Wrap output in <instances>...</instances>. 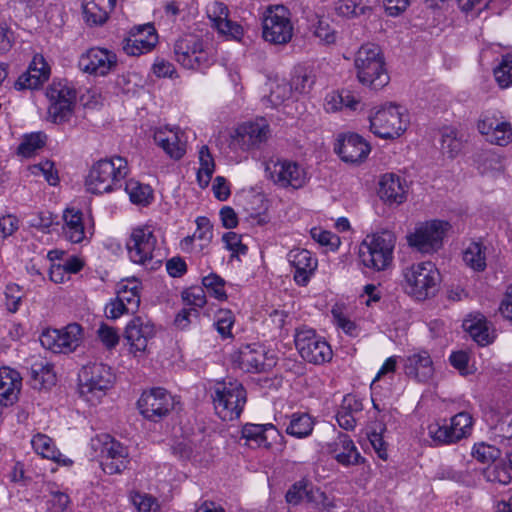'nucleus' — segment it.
Listing matches in <instances>:
<instances>
[{
	"instance_id": "nucleus-6",
	"label": "nucleus",
	"mask_w": 512,
	"mask_h": 512,
	"mask_svg": "<svg viewBox=\"0 0 512 512\" xmlns=\"http://www.w3.org/2000/svg\"><path fill=\"white\" fill-rule=\"evenodd\" d=\"M176 61L187 69H203L213 63L202 39L195 34H184L174 44Z\"/></svg>"
},
{
	"instance_id": "nucleus-33",
	"label": "nucleus",
	"mask_w": 512,
	"mask_h": 512,
	"mask_svg": "<svg viewBox=\"0 0 512 512\" xmlns=\"http://www.w3.org/2000/svg\"><path fill=\"white\" fill-rule=\"evenodd\" d=\"M117 0H85L83 4V16L89 26L103 25L114 9Z\"/></svg>"
},
{
	"instance_id": "nucleus-26",
	"label": "nucleus",
	"mask_w": 512,
	"mask_h": 512,
	"mask_svg": "<svg viewBox=\"0 0 512 512\" xmlns=\"http://www.w3.org/2000/svg\"><path fill=\"white\" fill-rule=\"evenodd\" d=\"M183 133L178 127H161L154 132V141L174 160L181 159L186 153V142L181 139Z\"/></svg>"
},
{
	"instance_id": "nucleus-13",
	"label": "nucleus",
	"mask_w": 512,
	"mask_h": 512,
	"mask_svg": "<svg viewBox=\"0 0 512 512\" xmlns=\"http://www.w3.org/2000/svg\"><path fill=\"white\" fill-rule=\"evenodd\" d=\"M286 501L291 505H298L305 501L317 512H333L335 503L320 488L313 486L306 481L294 483L285 495Z\"/></svg>"
},
{
	"instance_id": "nucleus-57",
	"label": "nucleus",
	"mask_w": 512,
	"mask_h": 512,
	"mask_svg": "<svg viewBox=\"0 0 512 512\" xmlns=\"http://www.w3.org/2000/svg\"><path fill=\"white\" fill-rule=\"evenodd\" d=\"M182 300L190 308H201L206 304V295L201 287H191L182 292Z\"/></svg>"
},
{
	"instance_id": "nucleus-35",
	"label": "nucleus",
	"mask_w": 512,
	"mask_h": 512,
	"mask_svg": "<svg viewBox=\"0 0 512 512\" xmlns=\"http://www.w3.org/2000/svg\"><path fill=\"white\" fill-rule=\"evenodd\" d=\"M379 197L389 204H401L406 196L401 179L395 174H385L379 183Z\"/></svg>"
},
{
	"instance_id": "nucleus-56",
	"label": "nucleus",
	"mask_w": 512,
	"mask_h": 512,
	"mask_svg": "<svg viewBox=\"0 0 512 512\" xmlns=\"http://www.w3.org/2000/svg\"><path fill=\"white\" fill-rule=\"evenodd\" d=\"M226 249L232 252L231 257H239L245 255L248 247L242 243V236L235 232H227L222 237Z\"/></svg>"
},
{
	"instance_id": "nucleus-59",
	"label": "nucleus",
	"mask_w": 512,
	"mask_h": 512,
	"mask_svg": "<svg viewBox=\"0 0 512 512\" xmlns=\"http://www.w3.org/2000/svg\"><path fill=\"white\" fill-rule=\"evenodd\" d=\"M197 230L193 234L196 240H200L203 244L200 245V249L208 245L213 237L212 225L207 217H198L196 219Z\"/></svg>"
},
{
	"instance_id": "nucleus-18",
	"label": "nucleus",
	"mask_w": 512,
	"mask_h": 512,
	"mask_svg": "<svg viewBox=\"0 0 512 512\" xmlns=\"http://www.w3.org/2000/svg\"><path fill=\"white\" fill-rule=\"evenodd\" d=\"M82 328L77 323L69 324L63 330H51L42 333L41 344L54 353H70L81 341Z\"/></svg>"
},
{
	"instance_id": "nucleus-9",
	"label": "nucleus",
	"mask_w": 512,
	"mask_h": 512,
	"mask_svg": "<svg viewBox=\"0 0 512 512\" xmlns=\"http://www.w3.org/2000/svg\"><path fill=\"white\" fill-rule=\"evenodd\" d=\"M92 447L100 452V463L106 474L121 473L126 469L129 463L128 450L110 435L102 434L92 439Z\"/></svg>"
},
{
	"instance_id": "nucleus-63",
	"label": "nucleus",
	"mask_w": 512,
	"mask_h": 512,
	"mask_svg": "<svg viewBox=\"0 0 512 512\" xmlns=\"http://www.w3.org/2000/svg\"><path fill=\"white\" fill-rule=\"evenodd\" d=\"M132 502L139 512H152L158 509L156 499L147 494L136 493Z\"/></svg>"
},
{
	"instance_id": "nucleus-12",
	"label": "nucleus",
	"mask_w": 512,
	"mask_h": 512,
	"mask_svg": "<svg viewBox=\"0 0 512 512\" xmlns=\"http://www.w3.org/2000/svg\"><path fill=\"white\" fill-rule=\"evenodd\" d=\"M450 225L448 222L432 220L420 224L407 236L408 244L420 253L430 254L438 251Z\"/></svg>"
},
{
	"instance_id": "nucleus-50",
	"label": "nucleus",
	"mask_w": 512,
	"mask_h": 512,
	"mask_svg": "<svg viewBox=\"0 0 512 512\" xmlns=\"http://www.w3.org/2000/svg\"><path fill=\"white\" fill-rule=\"evenodd\" d=\"M233 324L234 316L230 310L221 309L216 313L214 326L222 338L232 337Z\"/></svg>"
},
{
	"instance_id": "nucleus-38",
	"label": "nucleus",
	"mask_w": 512,
	"mask_h": 512,
	"mask_svg": "<svg viewBox=\"0 0 512 512\" xmlns=\"http://www.w3.org/2000/svg\"><path fill=\"white\" fill-rule=\"evenodd\" d=\"M200 167L197 171V181L201 187H207L215 170L214 159L208 146L204 145L199 151Z\"/></svg>"
},
{
	"instance_id": "nucleus-2",
	"label": "nucleus",
	"mask_w": 512,
	"mask_h": 512,
	"mask_svg": "<svg viewBox=\"0 0 512 512\" xmlns=\"http://www.w3.org/2000/svg\"><path fill=\"white\" fill-rule=\"evenodd\" d=\"M354 67L358 81L371 89H381L390 81L381 49L375 44H365L358 49Z\"/></svg>"
},
{
	"instance_id": "nucleus-3",
	"label": "nucleus",
	"mask_w": 512,
	"mask_h": 512,
	"mask_svg": "<svg viewBox=\"0 0 512 512\" xmlns=\"http://www.w3.org/2000/svg\"><path fill=\"white\" fill-rule=\"evenodd\" d=\"M395 242V235L389 231L368 235L360 245L361 262L377 271L386 269L392 262Z\"/></svg>"
},
{
	"instance_id": "nucleus-34",
	"label": "nucleus",
	"mask_w": 512,
	"mask_h": 512,
	"mask_svg": "<svg viewBox=\"0 0 512 512\" xmlns=\"http://www.w3.org/2000/svg\"><path fill=\"white\" fill-rule=\"evenodd\" d=\"M464 330L480 346H486L493 342L495 335L490 324L483 315L469 316L463 321Z\"/></svg>"
},
{
	"instance_id": "nucleus-61",
	"label": "nucleus",
	"mask_w": 512,
	"mask_h": 512,
	"mask_svg": "<svg viewBox=\"0 0 512 512\" xmlns=\"http://www.w3.org/2000/svg\"><path fill=\"white\" fill-rule=\"evenodd\" d=\"M32 172L34 174H38V172H41L43 174V176L45 177L46 181L50 185L55 186L59 182L58 173L54 169V163L49 160H46L37 165H34L32 167Z\"/></svg>"
},
{
	"instance_id": "nucleus-40",
	"label": "nucleus",
	"mask_w": 512,
	"mask_h": 512,
	"mask_svg": "<svg viewBox=\"0 0 512 512\" xmlns=\"http://www.w3.org/2000/svg\"><path fill=\"white\" fill-rule=\"evenodd\" d=\"M125 191L129 195L131 202L134 204L148 205L153 199L150 186L133 179L125 182Z\"/></svg>"
},
{
	"instance_id": "nucleus-54",
	"label": "nucleus",
	"mask_w": 512,
	"mask_h": 512,
	"mask_svg": "<svg viewBox=\"0 0 512 512\" xmlns=\"http://www.w3.org/2000/svg\"><path fill=\"white\" fill-rule=\"evenodd\" d=\"M385 430L386 427L382 423H378L375 424V427H373L370 433L368 434L370 443L373 446L375 452L377 453L379 458L383 460L387 459L386 444L382 437V434Z\"/></svg>"
},
{
	"instance_id": "nucleus-45",
	"label": "nucleus",
	"mask_w": 512,
	"mask_h": 512,
	"mask_svg": "<svg viewBox=\"0 0 512 512\" xmlns=\"http://www.w3.org/2000/svg\"><path fill=\"white\" fill-rule=\"evenodd\" d=\"M46 135L42 132L32 133L25 136L18 147V153L24 157H30L36 150L45 145Z\"/></svg>"
},
{
	"instance_id": "nucleus-28",
	"label": "nucleus",
	"mask_w": 512,
	"mask_h": 512,
	"mask_svg": "<svg viewBox=\"0 0 512 512\" xmlns=\"http://www.w3.org/2000/svg\"><path fill=\"white\" fill-rule=\"evenodd\" d=\"M50 76V67L44 57L36 54L26 72L21 74L14 86L17 90L36 89L41 86Z\"/></svg>"
},
{
	"instance_id": "nucleus-47",
	"label": "nucleus",
	"mask_w": 512,
	"mask_h": 512,
	"mask_svg": "<svg viewBox=\"0 0 512 512\" xmlns=\"http://www.w3.org/2000/svg\"><path fill=\"white\" fill-rule=\"evenodd\" d=\"M454 438L458 440L465 437L471 430L472 417L466 412H460L450 419Z\"/></svg>"
},
{
	"instance_id": "nucleus-7",
	"label": "nucleus",
	"mask_w": 512,
	"mask_h": 512,
	"mask_svg": "<svg viewBox=\"0 0 512 512\" xmlns=\"http://www.w3.org/2000/svg\"><path fill=\"white\" fill-rule=\"evenodd\" d=\"M371 131L380 138L395 139L407 129L408 120L400 107L389 104L379 108L369 117Z\"/></svg>"
},
{
	"instance_id": "nucleus-60",
	"label": "nucleus",
	"mask_w": 512,
	"mask_h": 512,
	"mask_svg": "<svg viewBox=\"0 0 512 512\" xmlns=\"http://www.w3.org/2000/svg\"><path fill=\"white\" fill-rule=\"evenodd\" d=\"M493 433L501 440L512 441V415H506L492 426Z\"/></svg>"
},
{
	"instance_id": "nucleus-36",
	"label": "nucleus",
	"mask_w": 512,
	"mask_h": 512,
	"mask_svg": "<svg viewBox=\"0 0 512 512\" xmlns=\"http://www.w3.org/2000/svg\"><path fill=\"white\" fill-rule=\"evenodd\" d=\"M63 227L66 238L72 243H80L85 237L82 213L75 209H66L63 215Z\"/></svg>"
},
{
	"instance_id": "nucleus-37",
	"label": "nucleus",
	"mask_w": 512,
	"mask_h": 512,
	"mask_svg": "<svg viewBox=\"0 0 512 512\" xmlns=\"http://www.w3.org/2000/svg\"><path fill=\"white\" fill-rule=\"evenodd\" d=\"M313 426L314 422L307 413H293L286 427V433L296 438H304L312 433Z\"/></svg>"
},
{
	"instance_id": "nucleus-29",
	"label": "nucleus",
	"mask_w": 512,
	"mask_h": 512,
	"mask_svg": "<svg viewBox=\"0 0 512 512\" xmlns=\"http://www.w3.org/2000/svg\"><path fill=\"white\" fill-rule=\"evenodd\" d=\"M244 438L251 447H264L270 449L280 437L279 431L273 424L247 423L241 430Z\"/></svg>"
},
{
	"instance_id": "nucleus-46",
	"label": "nucleus",
	"mask_w": 512,
	"mask_h": 512,
	"mask_svg": "<svg viewBox=\"0 0 512 512\" xmlns=\"http://www.w3.org/2000/svg\"><path fill=\"white\" fill-rule=\"evenodd\" d=\"M428 432L431 438L438 443L449 444L458 441L457 438H454L450 423L448 424L446 421L443 424L433 423L429 425Z\"/></svg>"
},
{
	"instance_id": "nucleus-24",
	"label": "nucleus",
	"mask_w": 512,
	"mask_h": 512,
	"mask_svg": "<svg viewBox=\"0 0 512 512\" xmlns=\"http://www.w3.org/2000/svg\"><path fill=\"white\" fill-rule=\"evenodd\" d=\"M268 125L264 122H248L240 125L232 137V144L242 150H250L267 140Z\"/></svg>"
},
{
	"instance_id": "nucleus-1",
	"label": "nucleus",
	"mask_w": 512,
	"mask_h": 512,
	"mask_svg": "<svg viewBox=\"0 0 512 512\" xmlns=\"http://www.w3.org/2000/svg\"><path fill=\"white\" fill-rule=\"evenodd\" d=\"M128 172V163L123 157L101 159L91 167L85 182L86 188L93 194L114 191L122 186Z\"/></svg>"
},
{
	"instance_id": "nucleus-31",
	"label": "nucleus",
	"mask_w": 512,
	"mask_h": 512,
	"mask_svg": "<svg viewBox=\"0 0 512 512\" xmlns=\"http://www.w3.org/2000/svg\"><path fill=\"white\" fill-rule=\"evenodd\" d=\"M22 386L20 374L9 367L0 368V406L13 405Z\"/></svg>"
},
{
	"instance_id": "nucleus-21",
	"label": "nucleus",
	"mask_w": 512,
	"mask_h": 512,
	"mask_svg": "<svg viewBox=\"0 0 512 512\" xmlns=\"http://www.w3.org/2000/svg\"><path fill=\"white\" fill-rule=\"evenodd\" d=\"M334 151L342 161L359 165L367 159L371 146L362 136L350 133L338 139Z\"/></svg>"
},
{
	"instance_id": "nucleus-5",
	"label": "nucleus",
	"mask_w": 512,
	"mask_h": 512,
	"mask_svg": "<svg viewBox=\"0 0 512 512\" xmlns=\"http://www.w3.org/2000/svg\"><path fill=\"white\" fill-rule=\"evenodd\" d=\"M213 403L216 414L223 421H232L240 416L244 408L246 391L237 381L219 383L214 391Z\"/></svg>"
},
{
	"instance_id": "nucleus-4",
	"label": "nucleus",
	"mask_w": 512,
	"mask_h": 512,
	"mask_svg": "<svg viewBox=\"0 0 512 512\" xmlns=\"http://www.w3.org/2000/svg\"><path fill=\"white\" fill-rule=\"evenodd\" d=\"M406 291L417 300L432 297L438 291L440 273L430 262L413 264L403 270Z\"/></svg>"
},
{
	"instance_id": "nucleus-58",
	"label": "nucleus",
	"mask_w": 512,
	"mask_h": 512,
	"mask_svg": "<svg viewBox=\"0 0 512 512\" xmlns=\"http://www.w3.org/2000/svg\"><path fill=\"white\" fill-rule=\"evenodd\" d=\"M314 84V77L304 69L295 72L291 79V89L299 93H307Z\"/></svg>"
},
{
	"instance_id": "nucleus-30",
	"label": "nucleus",
	"mask_w": 512,
	"mask_h": 512,
	"mask_svg": "<svg viewBox=\"0 0 512 512\" xmlns=\"http://www.w3.org/2000/svg\"><path fill=\"white\" fill-rule=\"evenodd\" d=\"M478 130L486 136L487 141L499 146H506L512 140V127L506 121L485 116L478 121Z\"/></svg>"
},
{
	"instance_id": "nucleus-44",
	"label": "nucleus",
	"mask_w": 512,
	"mask_h": 512,
	"mask_svg": "<svg viewBox=\"0 0 512 512\" xmlns=\"http://www.w3.org/2000/svg\"><path fill=\"white\" fill-rule=\"evenodd\" d=\"M226 7L220 4V14L227 16ZM216 27L219 32L231 36L235 40H240L243 36V28L240 24L233 22L226 17H218L216 20Z\"/></svg>"
},
{
	"instance_id": "nucleus-19",
	"label": "nucleus",
	"mask_w": 512,
	"mask_h": 512,
	"mask_svg": "<svg viewBox=\"0 0 512 512\" xmlns=\"http://www.w3.org/2000/svg\"><path fill=\"white\" fill-rule=\"evenodd\" d=\"M117 63L118 59L113 51L95 47L80 56L78 66L85 73L106 76L115 71Z\"/></svg>"
},
{
	"instance_id": "nucleus-14",
	"label": "nucleus",
	"mask_w": 512,
	"mask_h": 512,
	"mask_svg": "<svg viewBox=\"0 0 512 512\" xmlns=\"http://www.w3.org/2000/svg\"><path fill=\"white\" fill-rule=\"evenodd\" d=\"M266 172L270 179L282 188L300 189L309 180L308 173L302 165L286 159L268 163Z\"/></svg>"
},
{
	"instance_id": "nucleus-41",
	"label": "nucleus",
	"mask_w": 512,
	"mask_h": 512,
	"mask_svg": "<svg viewBox=\"0 0 512 512\" xmlns=\"http://www.w3.org/2000/svg\"><path fill=\"white\" fill-rule=\"evenodd\" d=\"M31 444L35 452L43 458L61 462L62 454L56 449L52 439L47 435H35L31 440Z\"/></svg>"
},
{
	"instance_id": "nucleus-15",
	"label": "nucleus",
	"mask_w": 512,
	"mask_h": 512,
	"mask_svg": "<svg viewBox=\"0 0 512 512\" xmlns=\"http://www.w3.org/2000/svg\"><path fill=\"white\" fill-rule=\"evenodd\" d=\"M137 404L146 419L158 422L173 410L174 398L166 389L156 387L143 392Z\"/></svg>"
},
{
	"instance_id": "nucleus-39",
	"label": "nucleus",
	"mask_w": 512,
	"mask_h": 512,
	"mask_svg": "<svg viewBox=\"0 0 512 512\" xmlns=\"http://www.w3.org/2000/svg\"><path fill=\"white\" fill-rule=\"evenodd\" d=\"M486 248L480 242H472L463 253V260L467 266L475 271L486 268Z\"/></svg>"
},
{
	"instance_id": "nucleus-8",
	"label": "nucleus",
	"mask_w": 512,
	"mask_h": 512,
	"mask_svg": "<svg viewBox=\"0 0 512 512\" xmlns=\"http://www.w3.org/2000/svg\"><path fill=\"white\" fill-rule=\"evenodd\" d=\"M294 342L300 356L309 363L319 365L332 359L330 345L313 329L306 327L297 329Z\"/></svg>"
},
{
	"instance_id": "nucleus-23",
	"label": "nucleus",
	"mask_w": 512,
	"mask_h": 512,
	"mask_svg": "<svg viewBox=\"0 0 512 512\" xmlns=\"http://www.w3.org/2000/svg\"><path fill=\"white\" fill-rule=\"evenodd\" d=\"M51 101L49 114L55 122L65 121L72 112V104L76 93L70 88L59 85H52L46 93Z\"/></svg>"
},
{
	"instance_id": "nucleus-42",
	"label": "nucleus",
	"mask_w": 512,
	"mask_h": 512,
	"mask_svg": "<svg viewBox=\"0 0 512 512\" xmlns=\"http://www.w3.org/2000/svg\"><path fill=\"white\" fill-rule=\"evenodd\" d=\"M441 149L449 157H455L462 149V141L457 137L456 130L445 127L441 131Z\"/></svg>"
},
{
	"instance_id": "nucleus-62",
	"label": "nucleus",
	"mask_w": 512,
	"mask_h": 512,
	"mask_svg": "<svg viewBox=\"0 0 512 512\" xmlns=\"http://www.w3.org/2000/svg\"><path fill=\"white\" fill-rule=\"evenodd\" d=\"M101 342L108 348H114L119 343V335L115 328L102 323L97 331Z\"/></svg>"
},
{
	"instance_id": "nucleus-48",
	"label": "nucleus",
	"mask_w": 512,
	"mask_h": 512,
	"mask_svg": "<svg viewBox=\"0 0 512 512\" xmlns=\"http://www.w3.org/2000/svg\"><path fill=\"white\" fill-rule=\"evenodd\" d=\"M314 35L325 44H332L336 41V30L331 26L327 17H319L314 25Z\"/></svg>"
},
{
	"instance_id": "nucleus-25",
	"label": "nucleus",
	"mask_w": 512,
	"mask_h": 512,
	"mask_svg": "<svg viewBox=\"0 0 512 512\" xmlns=\"http://www.w3.org/2000/svg\"><path fill=\"white\" fill-rule=\"evenodd\" d=\"M327 452L343 466L359 465L365 462L352 439L345 433L339 432L332 442L327 443Z\"/></svg>"
},
{
	"instance_id": "nucleus-51",
	"label": "nucleus",
	"mask_w": 512,
	"mask_h": 512,
	"mask_svg": "<svg viewBox=\"0 0 512 512\" xmlns=\"http://www.w3.org/2000/svg\"><path fill=\"white\" fill-rule=\"evenodd\" d=\"M31 377L41 385L53 384L55 382V375L52 371V366L48 363H44L43 361L32 364Z\"/></svg>"
},
{
	"instance_id": "nucleus-64",
	"label": "nucleus",
	"mask_w": 512,
	"mask_h": 512,
	"mask_svg": "<svg viewBox=\"0 0 512 512\" xmlns=\"http://www.w3.org/2000/svg\"><path fill=\"white\" fill-rule=\"evenodd\" d=\"M311 236L315 241L324 246L337 247L339 243V238L335 234L320 228H313Z\"/></svg>"
},
{
	"instance_id": "nucleus-20",
	"label": "nucleus",
	"mask_w": 512,
	"mask_h": 512,
	"mask_svg": "<svg viewBox=\"0 0 512 512\" xmlns=\"http://www.w3.org/2000/svg\"><path fill=\"white\" fill-rule=\"evenodd\" d=\"M235 362L241 370L248 373L265 372L276 365L275 356L268 355L265 349L258 345L242 347Z\"/></svg>"
},
{
	"instance_id": "nucleus-32",
	"label": "nucleus",
	"mask_w": 512,
	"mask_h": 512,
	"mask_svg": "<svg viewBox=\"0 0 512 512\" xmlns=\"http://www.w3.org/2000/svg\"><path fill=\"white\" fill-rule=\"evenodd\" d=\"M405 373L419 382L429 381L434 374L433 362L429 353L422 351L407 357Z\"/></svg>"
},
{
	"instance_id": "nucleus-53",
	"label": "nucleus",
	"mask_w": 512,
	"mask_h": 512,
	"mask_svg": "<svg viewBox=\"0 0 512 512\" xmlns=\"http://www.w3.org/2000/svg\"><path fill=\"white\" fill-rule=\"evenodd\" d=\"M489 479L502 485H507L512 481V461H502L494 466L489 473Z\"/></svg>"
},
{
	"instance_id": "nucleus-49",
	"label": "nucleus",
	"mask_w": 512,
	"mask_h": 512,
	"mask_svg": "<svg viewBox=\"0 0 512 512\" xmlns=\"http://www.w3.org/2000/svg\"><path fill=\"white\" fill-rule=\"evenodd\" d=\"M494 76L501 88L512 85V56H504L500 65L494 69Z\"/></svg>"
},
{
	"instance_id": "nucleus-10",
	"label": "nucleus",
	"mask_w": 512,
	"mask_h": 512,
	"mask_svg": "<svg viewBox=\"0 0 512 512\" xmlns=\"http://www.w3.org/2000/svg\"><path fill=\"white\" fill-rule=\"evenodd\" d=\"M80 394L92 401V397L100 398L112 385L113 375L110 367L103 363L85 365L79 373Z\"/></svg>"
},
{
	"instance_id": "nucleus-52",
	"label": "nucleus",
	"mask_w": 512,
	"mask_h": 512,
	"mask_svg": "<svg viewBox=\"0 0 512 512\" xmlns=\"http://www.w3.org/2000/svg\"><path fill=\"white\" fill-rule=\"evenodd\" d=\"M203 286L209 293L219 300L226 299L227 295L224 289L225 281L219 275L211 273L202 279Z\"/></svg>"
},
{
	"instance_id": "nucleus-43",
	"label": "nucleus",
	"mask_w": 512,
	"mask_h": 512,
	"mask_svg": "<svg viewBox=\"0 0 512 512\" xmlns=\"http://www.w3.org/2000/svg\"><path fill=\"white\" fill-rule=\"evenodd\" d=\"M130 284V287L128 285L120 287L117 298L129 308L130 312H134L139 307L140 294L137 283L132 281Z\"/></svg>"
},
{
	"instance_id": "nucleus-27",
	"label": "nucleus",
	"mask_w": 512,
	"mask_h": 512,
	"mask_svg": "<svg viewBox=\"0 0 512 512\" xmlns=\"http://www.w3.org/2000/svg\"><path fill=\"white\" fill-rule=\"evenodd\" d=\"M288 262L294 268V280L300 286H306L317 268V259L306 249H293L287 255Z\"/></svg>"
},
{
	"instance_id": "nucleus-17",
	"label": "nucleus",
	"mask_w": 512,
	"mask_h": 512,
	"mask_svg": "<svg viewBox=\"0 0 512 512\" xmlns=\"http://www.w3.org/2000/svg\"><path fill=\"white\" fill-rule=\"evenodd\" d=\"M157 238L151 227L134 228L126 242L128 256L133 263L144 265L154 257Z\"/></svg>"
},
{
	"instance_id": "nucleus-55",
	"label": "nucleus",
	"mask_w": 512,
	"mask_h": 512,
	"mask_svg": "<svg viewBox=\"0 0 512 512\" xmlns=\"http://www.w3.org/2000/svg\"><path fill=\"white\" fill-rule=\"evenodd\" d=\"M472 455L479 462L486 464L498 459L500 456V450L495 446L480 443L474 445Z\"/></svg>"
},
{
	"instance_id": "nucleus-22",
	"label": "nucleus",
	"mask_w": 512,
	"mask_h": 512,
	"mask_svg": "<svg viewBox=\"0 0 512 512\" xmlns=\"http://www.w3.org/2000/svg\"><path fill=\"white\" fill-rule=\"evenodd\" d=\"M158 36L152 24L134 27L129 37L123 41V50L131 56H139L150 52L156 45Z\"/></svg>"
},
{
	"instance_id": "nucleus-11",
	"label": "nucleus",
	"mask_w": 512,
	"mask_h": 512,
	"mask_svg": "<svg viewBox=\"0 0 512 512\" xmlns=\"http://www.w3.org/2000/svg\"><path fill=\"white\" fill-rule=\"evenodd\" d=\"M263 38L275 45L288 43L293 36L289 10L283 5L270 7L263 19Z\"/></svg>"
},
{
	"instance_id": "nucleus-16",
	"label": "nucleus",
	"mask_w": 512,
	"mask_h": 512,
	"mask_svg": "<svg viewBox=\"0 0 512 512\" xmlns=\"http://www.w3.org/2000/svg\"><path fill=\"white\" fill-rule=\"evenodd\" d=\"M155 334V326L151 321L136 316L127 323L123 336L129 346V352L134 357H143L148 352V344Z\"/></svg>"
}]
</instances>
